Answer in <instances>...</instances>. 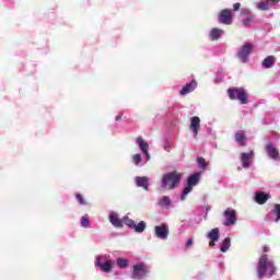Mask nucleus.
Masks as SVG:
<instances>
[{
	"label": "nucleus",
	"mask_w": 280,
	"mask_h": 280,
	"mask_svg": "<svg viewBox=\"0 0 280 280\" xmlns=\"http://www.w3.org/2000/svg\"><path fill=\"white\" fill-rule=\"evenodd\" d=\"M234 139L236 141V143H238V145H241V148L246 147V132H244V130H238L235 132L234 135Z\"/></svg>",
	"instance_id": "obj_18"
},
{
	"label": "nucleus",
	"mask_w": 280,
	"mask_h": 280,
	"mask_svg": "<svg viewBox=\"0 0 280 280\" xmlns=\"http://www.w3.org/2000/svg\"><path fill=\"white\" fill-rule=\"evenodd\" d=\"M228 95L230 100H238L241 104H248V94L244 88H230Z\"/></svg>",
	"instance_id": "obj_5"
},
{
	"label": "nucleus",
	"mask_w": 280,
	"mask_h": 280,
	"mask_svg": "<svg viewBox=\"0 0 280 280\" xmlns=\"http://www.w3.org/2000/svg\"><path fill=\"white\" fill-rule=\"evenodd\" d=\"M234 12H237L240 10V8H242V4L240 2H236L234 5Z\"/></svg>",
	"instance_id": "obj_36"
},
{
	"label": "nucleus",
	"mask_w": 280,
	"mask_h": 280,
	"mask_svg": "<svg viewBox=\"0 0 280 280\" xmlns=\"http://www.w3.org/2000/svg\"><path fill=\"white\" fill-rule=\"evenodd\" d=\"M209 211H211V207H206V215H205V218L207 219V215H209Z\"/></svg>",
	"instance_id": "obj_38"
},
{
	"label": "nucleus",
	"mask_w": 280,
	"mask_h": 280,
	"mask_svg": "<svg viewBox=\"0 0 280 280\" xmlns=\"http://www.w3.org/2000/svg\"><path fill=\"white\" fill-rule=\"evenodd\" d=\"M190 130L194 137H198V132H200V117L194 116L190 118Z\"/></svg>",
	"instance_id": "obj_17"
},
{
	"label": "nucleus",
	"mask_w": 280,
	"mask_h": 280,
	"mask_svg": "<svg viewBox=\"0 0 280 280\" xmlns=\"http://www.w3.org/2000/svg\"><path fill=\"white\" fill-rule=\"evenodd\" d=\"M90 225H91V221L89 220V214L81 217V226L83 229H89Z\"/></svg>",
	"instance_id": "obj_29"
},
{
	"label": "nucleus",
	"mask_w": 280,
	"mask_h": 280,
	"mask_svg": "<svg viewBox=\"0 0 280 280\" xmlns=\"http://www.w3.org/2000/svg\"><path fill=\"white\" fill-rule=\"evenodd\" d=\"M262 67L265 69H272L275 67V57L273 56H268L262 60Z\"/></svg>",
	"instance_id": "obj_25"
},
{
	"label": "nucleus",
	"mask_w": 280,
	"mask_h": 280,
	"mask_svg": "<svg viewBox=\"0 0 280 280\" xmlns=\"http://www.w3.org/2000/svg\"><path fill=\"white\" fill-rule=\"evenodd\" d=\"M275 272H277L275 260L266 254L261 255L257 265V278L264 279V277H267V279H270Z\"/></svg>",
	"instance_id": "obj_1"
},
{
	"label": "nucleus",
	"mask_w": 280,
	"mask_h": 280,
	"mask_svg": "<svg viewBox=\"0 0 280 280\" xmlns=\"http://www.w3.org/2000/svg\"><path fill=\"white\" fill-rule=\"evenodd\" d=\"M229 248H231V237H225L221 243L220 250L221 253H226Z\"/></svg>",
	"instance_id": "obj_26"
},
{
	"label": "nucleus",
	"mask_w": 280,
	"mask_h": 280,
	"mask_svg": "<svg viewBox=\"0 0 280 280\" xmlns=\"http://www.w3.org/2000/svg\"><path fill=\"white\" fill-rule=\"evenodd\" d=\"M273 213L276 214V218L273 219V222L277 223L280 220V205L279 203L275 205Z\"/></svg>",
	"instance_id": "obj_31"
},
{
	"label": "nucleus",
	"mask_w": 280,
	"mask_h": 280,
	"mask_svg": "<svg viewBox=\"0 0 280 280\" xmlns=\"http://www.w3.org/2000/svg\"><path fill=\"white\" fill-rule=\"evenodd\" d=\"M269 199H270V194L268 192L258 191L255 195V201L257 202V205H266V202H268Z\"/></svg>",
	"instance_id": "obj_20"
},
{
	"label": "nucleus",
	"mask_w": 280,
	"mask_h": 280,
	"mask_svg": "<svg viewBox=\"0 0 280 280\" xmlns=\"http://www.w3.org/2000/svg\"><path fill=\"white\" fill-rule=\"evenodd\" d=\"M116 121H121V115L116 116Z\"/></svg>",
	"instance_id": "obj_40"
},
{
	"label": "nucleus",
	"mask_w": 280,
	"mask_h": 280,
	"mask_svg": "<svg viewBox=\"0 0 280 280\" xmlns=\"http://www.w3.org/2000/svg\"><path fill=\"white\" fill-rule=\"evenodd\" d=\"M266 152H267V154H269V158L272 159L273 161L279 160V151L277 150L275 144H272V143L267 144Z\"/></svg>",
	"instance_id": "obj_19"
},
{
	"label": "nucleus",
	"mask_w": 280,
	"mask_h": 280,
	"mask_svg": "<svg viewBox=\"0 0 280 280\" xmlns=\"http://www.w3.org/2000/svg\"><path fill=\"white\" fill-rule=\"evenodd\" d=\"M200 173H194L190 176H188L187 178V183L182 191L180 195V200H186L187 199V195L191 194V191L194 190V187H197L198 183H200Z\"/></svg>",
	"instance_id": "obj_3"
},
{
	"label": "nucleus",
	"mask_w": 280,
	"mask_h": 280,
	"mask_svg": "<svg viewBox=\"0 0 280 280\" xmlns=\"http://www.w3.org/2000/svg\"><path fill=\"white\" fill-rule=\"evenodd\" d=\"M94 266L95 268H100L101 272H113V266H115V260L106 259V256H96V261Z\"/></svg>",
	"instance_id": "obj_6"
},
{
	"label": "nucleus",
	"mask_w": 280,
	"mask_h": 280,
	"mask_svg": "<svg viewBox=\"0 0 280 280\" xmlns=\"http://www.w3.org/2000/svg\"><path fill=\"white\" fill-rule=\"evenodd\" d=\"M268 250H270V247H268V246H264V247H262V252H264V253H268Z\"/></svg>",
	"instance_id": "obj_39"
},
{
	"label": "nucleus",
	"mask_w": 280,
	"mask_h": 280,
	"mask_svg": "<svg viewBox=\"0 0 280 280\" xmlns=\"http://www.w3.org/2000/svg\"><path fill=\"white\" fill-rule=\"evenodd\" d=\"M253 51V44L245 43L241 49L236 52L237 58L241 60V62H248V57L250 56Z\"/></svg>",
	"instance_id": "obj_7"
},
{
	"label": "nucleus",
	"mask_w": 280,
	"mask_h": 280,
	"mask_svg": "<svg viewBox=\"0 0 280 280\" xmlns=\"http://www.w3.org/2000/svg\"><path fill=\"white\" fill-rule=\"evenodd\" d=\"M131 161L133 163V165H136V167H143V165H145V158L143 159V156H141V153H136L132 155Z\"/></svg>",
	"instance_id": "obj_21"
},
{
	"label": "nucleus",
	"mask_w": 280,
	"mask_h": 280,
	"mask_svg": "<svg viewBox=\"0 0 280 280\" xmlns=\"http://www.w3.org/2000/svg\"><path fill=\"white\" fill-rule=\"evenodd\" d=\"M266 2L268 3L269 8L271 5H277V3L279 2V0H266Z\"/></svg>",
	"instance_id": "obj_35"
},
{
	"label": "nucleus",
	"mask_w": 280,
	"mask_h": 280,
	"mask_svg": "<svg viewBox=\"0 0 280 280\" xmlns=\"http://www.w3.org/2000/svg\"><path fill=\"white\" fill-rule=\"evenodd\" d=\"M126 226L128 229H131V231H135V233H143L145 229L148 228V223L145 221H140L138 224L132 219H125Z\"/></svg>",
	"instance_id": "obj_9"
},
{
	"label": "nucleus",
	"mask_w": 280,
	"mask_h": 280,
	"mask_svg": "<svg viewBox=\"0 0 280 280\" xmlns=\"http://www.w3.org/2000/svg\"><path fill=\"white\" fill-rule=\"evenodd\" d=\"M208 240H211V242H219L220 241V229L214 228L212 229L208 235Z\"/></svg>",
	"instance_id": "obj_24"
},
{
	"label": "nucleus",
	"mask_w": 280,
	"mask_h": 280,
	"mask_svg": "<svg viewBox=\"0 0 280 280\" xmlns=\"http://www.w3.org/2000/svg\"><path fill=\"white\" fill-rule=\"evenodd\" d=\"M159 207H161V209H170L172 207V199L170 196L161 197L159 200Z\"/></svg>",
	"instance_id": "obj_23"
},
{
	"label": "nucleus",
	"mask_w": 280,
	"mask_h": 280,
	"mask_svg": "<svg viewBox=\"0 0 280 280\" xmlns=\"http://www.w3.org/2000/svg\"><path fill=\"white\" fill-rule=\"evenodd\" d=\"M209 246H211V247L213 248V246H215V242H213V241L210 242V243H209Z\"/></svg>",
	"instance_id": "obj_41"
},
{
	"label": "nucleus",
	"mask_w": 280,
	"mask_h": 280,
	"mask_svg": "<svg viewBox=\"0 0 280 280\" xmlns=\"http://www.w3.org/2000/svg\"><path fill=\"white\" fill-rule=\"evenodd\" d=\"M253 22V16H247L243 20V25L245 27H250V23Z\"/></svg>",
	"instance_id": "obj_32"
},
{
	"label": "nucleus",
	"mask_w": 280,
	"mask_h": 280,
	"mask_svg": "<svg viewBox=\"0 0 280 280\" xmlns=\"http://www.w3.org/2000/svg\"><path fill=\"white\" fill-rule=\"evenodd\" d=\"M197 163H198L200 170H207V165H209L207 163V160H205V158H197Z\"/></svg>",
	"instance_id": "obj_30"
},
{
	"label": "nucleus",
	"mask_w": 280,
	"mask_h": 280,
	"mask_svg": "<svg viewBox=\"0 0 280 280\" xmlns=\"http://www.w3.org/2000/svg\"><path fill=\"white\" fill-rule=\"evenodd\" d=\"M183 178V173L176 171L165 174L161 180V189H176Z\"/></svg>",
	"instance_id": "obj_2"
},
{
	"label": "nucleus",
	"mask_w": 280,
	"mask_h": 280,
	"mask_svg": "<svg viewBox=\"0 0 280 280\" xmlns=\"http://www.w3.org/2000/svg\"><path fill=\"white\" fill-rule=\"evenodd\" d=\"M116 264L118 268H121V269L128 268V266H130V261H128V259L126 258H117Z\"/></svg>",
	"instance_id": "obj_27"
},
{
	"label": "nucleus",
	"mask_w": 280,
	"mask_h": 280,
	"mask_svg": "<svg viewBox=\"0 0 280 280\" xmlns=\"http://www.w3.org/2000/svg\"><path fill=\"white\" fill-rule=\"evenodd\" d=\"M164 150H165V152L172 151V149L170 148V144L167 142L164 144Z\"/></svg>",
	"instance_id": "obj_37"
},
{
	"label": "nucleus",
	"mask_w": 280,
	"mask_h": 280,
	"mask_svg": "<svg viewBox=\"0 0 280 280\" xmlns=\"http://www.w3.org/2000/svg\"><path fill=\"white\" fill-rule=\"evenodd\" d=\"M222 36H224V31H222V28H212L209 32L210 40H218V39L222 38Z\"/></svg>",
	"instance_id": "obj_22"
},
{
	"label": "nucleus",
	"mask_w": 280,
	"mask_h": 280,
	"mask_svg": "<svg viewBox=\"0 0 280 280\" xmlns=\"http://www.w3.org/2000/svg\"><path fill=\"white\" fill-rule=\"evenodd\" d=\"M241 163L243 170H248L250 165H253V161H255V151L243 152L241 153Z\"/></svg>",
	"instance_id": "obj_12"
},
{
	"label": "nucleus",
	"mask_w": 280,
	"mask_h": 280,
	"mask_svg": "<svg viewBox=\"0 0 280 280\" xmlns=\"http://www.w3.org/2000/svg\"><path fill=\"white\" fill-rule=\"evenodd\" d=\"M126 219H129L128 215L119 218L117 212H110L108 215V220L112 226H115V229H121L124 224L126 225Z\"/></svg>",
	"instance_id": "obj_10"
},
{
	"label": "nucleus",
	"mask_w": 280,
	"mask_h": 280,
	"mask_svg": "<svg viewBox=\"0 0 280 280\" xmlns=\"http://www.w3.org/2000/svg\"><path fill=\"white\" fill-rule=\"evenodd\" d=\"M233 13L229 9H224L219 14V21L220 23H223V25H231L233 23Z\"/></svg>",
	"instance_id": "obj_14"
},
{
	"label": "nucleus",
	"mask_w": 280,
	"mask_h": 280,
	"mask_svg": "<svg viewBox=\"0 0 280 280\" xmlns=\"http://www.w3.org/2000/svg\"><path fill=\"white\" fill-rule=\"evenodd\" d=\"M256 8L257 10H260L262 12H268V10H270V7L267 1L256 3Z\"/></svg>",
	"instance_id": "obj_28"
},
{
	"label": "nucleus",
	"mask_w": 280,
	"mask_h": 280,
	"mask_svg": "<svg viewBox=\"0 0 280 280\" xmlns=\"http://www.w3.org/2000/svg\"><path fill=\"white\" fill-rule=\"evenodd\" d=\"M197 86L198 83L196 80H192L184 85V88L179 91V95H189V93H194V91H196Z\"/></svg>",
	"instance_id": "obj_16"
},
{
	"label": "nucleus",
	"mask_w": 280,
	"mask_h": 280,
	"mask_svg": "<svg viewBox=\"0 0 280 280\" xmlns=\"http://www.w3.org/2000/svg\"><path fill=\"white\" fill-rule=\"evenodd\" d=\"M77 200H78L79 205L86 206V200H84V197H82L81 194H77Z\"/></svg>",
	"instance_id": "obj_33"
},
{
	"label": "nucleus",
	"mask_w": 280,
	"mask_h": 280,
	"mask_svg": "<svg viewBox=\"0 0 280 280\" xmlns=\"http://www.w3.org/2000/svg\"><path fill=\"white\" fill-rule=\"evenodd\" d=\"M225 221L224 226H233L237 222L236 212L234 209L228 208L223 213Z\"/></svg>",
	"instance_id": "obj_13"
},
{
	"label": "nucleus",
	"mask_w": 280,
	"mask_h": 280,
	"mask_svg": "<svg viewBox=\"0 0 280 280\" xmlns=\"http://www.w3.org/2000/svg\"><path fill=\"white\" fill-rule=\"evenodd\" d=\"M136 143H137L140 152L144 156L145 163H148L150 161V159H151V155H150V144L143 139V137H138L136 139Z\"/></svg>",
	"instance_id": "obj_8"
},
{
	"label": "nucleus",
	"mask_w": 280,
	"mask_h": 280,
	"mask_svg": "<svg viewBox=\"0 0 280 280\" xmlns=\"http://www.w3.org/2000/svg\"><path fill=\"white\" fill-rule=\"evenodd\" d=\"M194 246V238H188L186 242V248H191Z\"/></svg>",
	"instance_id": "obj_34"
},
{
	"label": "nucleus",
	"mask_w": 280,
	"mask_h": 280,
	"mask_svg": "<svg viewBox=\"0 0 280 280\" xmlns=\"http://www.w3.org/2000/svg\"><path fill=\"white\" fill-rule=\"evenodd\" d=\"M148 275H150V267L145 262H137L132 266L131 279L145 280Z\"/></svg>",
	"instance_id": "obj_4"
},
{
	"label": "nucleus",
	"mask_w": 280,
	"mask_h": 280,
	"mask_svg": "<svg viewBox=\"0 0 280 280\" xmlns=\"http://www.w3.org/2000/svg\"><path fill=\"white\" fill-rule=\"evenodd\" d=\"M135 183L137 187H142L144 191H150V178L148 176H137Z\"/></svg>",
	"instance_id": "obj_15"
},
{
	"label": "nucleus",
	"mask_w": 280,
	"mask_h": 280,
	"mask_svg": "<svg viewBox=\"0 0 280 280\" xmlns=\"http://www.w3.org/2000/svg\"><path fill=\"white\" fill-rule=\"evenodd\" d=\"M154 235L158 240H167L170 237V226L165 223L154 226Z\"/></svg>",
	"instance_id": "obj_11"
}]
</instances>
